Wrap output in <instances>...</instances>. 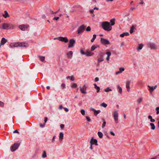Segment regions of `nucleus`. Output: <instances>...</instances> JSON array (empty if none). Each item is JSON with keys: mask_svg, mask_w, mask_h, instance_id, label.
I'll use <instances>...</instances> for the list:
<instances>
[{"mask_svg": "<svg viewBox=\"0 0 159 159\" xmlns=\"http://www.w3.org/2000/svg\"><path fill=\"white\" fill-rule=\"evenodd\" d=\"M102 27L105 30L107 31H111L112 29V27L110 25L109 22L107 21H104L102 22Z\"/></svg>", "mask_w": 159, "mask_h": 159, "instance_id": "f257e3e1", "label": "nucleus"}, {"mask_svg": "<svg viewBox=\"0 0 159 159\" xmlns=\"http://www.w3.org/2000/svg\"><path fill=\"white\" fill-rule=\"evenodd\" d=\"M14 27V25L12 24L4 23L2 24V28L3 30L13 29Z\"/></svg>", "mask_w": 159, "mask_h": 159, "instance_id": "f03ea898", "label": "nucleus"}, {"mask_svg": "<svg viewBox=\"0 0 159 159\" xmlns=\"http://www.w3.org/2000/svg\"><path fill=\"white\" fill-rule=\"evenodd\" d=\"M20 145V143H14L11 148V150L12 152H14L16 150Z\"/></svg>", "mask_w": 159, "mask_h": 159, "instance_id": "7ed1b4c3", "label": "nucleus"}, {"mask_svg": "<svg viewBox=\"0 0 159 159\" xmlns=\"http://www.w3.org/2000/svg\"><path fill=\"white\" fill-rule=\"evenodd\" d=\"M113 115L115 123L116 124L118 123V115L117 111H116L113 112Z\"/></svg>", "mask_w": 159, "mask_h": 159, "instance_id": "20e7f679", "label": "nucleus"}, {"mask_svg": "<svg viewBox=\"0 0 159 159\" xmlns=\"http://www.w3.org/2000/svg\"><path fill=\"white\" fill-rule=\"evenodd\" d=\"M29 27V25H22L19 26V28L22 31L26 30L28 29Z\"/></svg>", "mask_w": 159, "mask_h": 159, "instance_id": "39448f33", "label": "nucleus"}, {"mask_svg": "<svg viewBox=\"0 0 159 159\" xmlns=\"http://www.w3.org/2000/svg\"><path fill=\"white\" fill-rule=\"evenodd\" d=\"M100 41L101 43L104 45L108 44L110 43L109 42L107 39L102 38L101 39Z\"/></svg>", "mask_w": 159, "mask_h": 159, "instance_id": "423d86ee", "label": "nucleus"}, {"mask_svg": "<svg viewBox=\"0 0 159 159\" xmlns=\"http://www.w3.org/2000/svg\"><path fill=\"white\" fill-rule=\"evenodd\" d=\"M75 40L73 39H70L69 42V45L68 46L69 48H72L74 46V44H75Z\"/></svg>", "mask_w": 159, "mask_h": 159, "instance_id": "0eeeda50", "label": "nucleus"}, {"mask_svg": "<svg viewBox=\"0 0 159 159\" xmlns=\"http://www.w3.org/2000/svg\"><path fill=\"white\" fill-rule=\"evenodd\" d=\"M58 40L65 43H66L68 41V39L66 37H60L58 38Z\"/></svg>", "mask_w": 159, "mask_h": 159, "instance_id": "6e6552de", "label": "nucleus"}, {"mask_svg": "<svg viewBox=\"0 0 159 159\" xmlns=\"http://www.w3.org/2000/svg\"><path fill=\"white\" fill-rule=\"evenodd\" d=\"M84 26L83 25H81L78 28L77 30L78 33V34L82 33L84 30Z\"/></svg>", "mask_w": 159, "mask_h": 159, "instance_id": "1a4fd4ad", "label": "nucleus"}, {"mask_svg": "<svg viewBox=\"0 0 159 159\" xmlns=\"http://www.w3.org/2000/svg\"><path fill=\"white\" fill-rule=\"evenodd\" d=\"M80 90L81 93L83 94H86L87 93L86 90V87L85 85H84L82 88L81 87H80Z\"/></svg>", "mask_w": 159, "mask_h": 159, "instance_id": "9d476101", "label": "nucleus"}, {"mask_svg": "<svg viewBox=\"0 0 159 159\" xmlns=\"http://www.w3.org/2000/svg\"><path fill=\"white\" fill-rule=\"evenodd\" d=\"M148 47L150 48L151 49H156L157 47L153 43H149L148 44Z\"/></svg>", "mask_w": 159, "mask_h": 159, "instance_id": "9b49d317", "label": "nucleus"}, {"mask_svg": "<svg viewBox=\"0 0 159 159\" xmlns=\"http://www.w3.org/2000/svg\"><path fill=\"white\" fill-rule=\"evenodd\" d=\"M18 47H27L28 46L27 43L25 42H18Z\"/></svg>", "mask_w": 159, "mask_h": 159, "instance_id": "f8f14e48", "label": "nucleus"}, {"mask_svg": "<svg viewBox=\"0 0 159 159\" xmlns=\"http://www.w3.org/2000/svg\"><path fill=\"white\" fill-rule=\"evenodd\" d=\"M97 140L96 139H93V138H92L90 141V144L91 145L95 144L96 145H98L97 144Z\"/></svg>", "mask_w": 159, "mask_h": 159, "instance_id": "ddd939ff", "label": "nucleus"}, {"mask_svg": "<svg viewBox=\"0 0 159 159\" xmlns=\"http://www.w3.org/2000/svg\"><path fill=\"white\" fill-rule=\"evenodd\" d=\"M130 81L129 80H127L126 83V87L127 89V91L129 92L130 89Z\"/></svg>", "mask_w": 159, "mask_h": 159, "instance_id": "4468645a", "label": "nucleus"}, {"mask_svg": "<svg viewBox=\"0 0 159 159\" xmlns=\"http://www.w3.org/2000/svg\"><path fill=\"white\" fill-rule=\"evenodd\" d=\"M18 42L11 43L9 45V47L11 48L18 47Z\"/></svg>", "mask_w": 159, "mask_h": 159, "instance_id": "2eb2a0df", "label": "nucleus"}, {"mask_svg": "<svg viewBox=\"0 0 159 159\" xmlns=\"http://www.w3.org/2000/svg\"><path fill=\"white\" fill-rule=\"evenodd\" d=\"M99 48V46L97 44H94L92 45L91 47V50L92 51L94 50L96 48Z\"/></svg>", "mask_w": 159, "mask_h": 159, "instance_id": "dca6fc26", "label": "nucleus"}, {"mask_svg": "<svg viewBox=\"0 0 159 159\" xmlns=\"http://www.w3.org/2000/svg\"><path fill=\"white\" fill-rule=\"evenodd\" d=\"M67 56L68 58H71L73 56V52L72 51H70L67 54Z\"/></svg>", "mask_w": 159, "mask_h": 159, "instance_id": "f3484780", "label": "nucleus"}, {"mask_svg": "<svg viewBox=\"0 0 159 159\" xmlns=\"http://www.w3.org/2000/svg\"><path fill=\"white\" fill-rule=\"evenodd\" d=\"M104 60L103 57V56L101 55L98 57V63H99L101 61H103Z\"/></svg>", "mask_w": 159, "mask_h": 159, "instance_id": "a211bd4d", "label": "nucleus"}, {"mask_svg": "<svg viewBox=\"0 0 159 159\" xmlns=\"http://www.w3.org/2000/svg\"><path fill=\"white\" fill-rule=\"evenodd\" d=\"M106 54L107 55V57L106 58V60L107 61H109L110 59V57L111 55V53L110 52H107L106 53Z\"/></svg>", "mask_w": 159, "mask_h": 159, "instance_id": "6ab92c4d", "label": "nucleus"}, {"mask_svg": "<svg viewBox=\"0 0 159 159\" xmlns=\"http://www.w3.org/2000/svg\"><path fill=\"white\" fill-rule=\"evenodd\" d=\"M4 14H2V16L3 17H4L5 18H6L7 17H9V15L8 12L7 11H4Z\"/></svg>", "mask_w": 159, "mask_h": 159, "instance_id": "aec40b11", "label": "nucleus"}, {"mask_svg": "<svg viewBox=\"0 0 159 159\" xmlns=\"http://www.w3.org/2000/svg\"><path fill=\"white\" fill-rule=\"evenodd\" d=\"M64 134L63 132H61L59 134V139L60 141H62L63 139Z\"/></svg>", "mask_w": 159, "mask_h": 159, "instance_id": "412c9836", "label": "nucleus"}, {"mask_svg": "<svg viewBox=\"0 0 159 159\" xmlns=\"http://www.w3.org/2000/svg\"><path fill=\"white\" fill-rule=\"evenodd\" d=\"M94 88L97 89V93H98L100 90V88L96 84H93Z\"/></svg>", "mask_w": 159, "mask_h": 159, "instance_id": "4be33fe9", "label": "nucleus"}, {"mask_svg": "<svg viewBox=\"0 0 159 159\" xmlns=\"http://www.w3.org/2000/svg\"><path fill=\"white\" fill-rule=\"evenodd\" d=\"M129 34L128 32H125L124 33L122 34H120V37H123L125 36H129Z\"/></svg>", "mask_w": 159, "mask_h": 159, "instance_id": "5701e85b", "label": "nucleus"}, {"mask_svg": "<svg viewBox=\"0 0 159 159\" xmlns=\"http://www.w3.org/2000/svg\"><path fill=\"white\" fill-rule=\"evenodd\" d=\"M102 121L103 123L102 125V127L103 128L105 126L106 122L105 120L103 118L102 119Z\"/></svg>", "mask_w": 159, "mask_h": 159, "instance_id": "b1692460", "label": "nucleus"}, {"mask_svg": "<svg viewBox=\"0 0 159 159\" xmlns=\"http://www.w3.org/2000/svg\"><path fill=\"white\" fill-rule=\"evenodd\" d=\"M148 87L149 88L148 89L149 91H150L151 93H152L154 89L153 88V87L149 85L148 86Z\"/></svg>", "mask_w": 159, "mask_h": 159, "instance_id": "393cba45", "label": "nucleus"}, {"mask_svg": "<svg viewBox=\"0 0 159 159\" xmlns=\"http://www.w3.org/2000/svg\"><path fill=\"white\" fill-rule=\"evenodd\" d=\"M150 125L151 126V129L152 130H154L155 129V126L154 124L153 123H150Z\"/></svg>", "mask_w": 159, "mask_h": 159, "instance_id": "a878e982", "label": "nucleus"}, {"mask_svg": "<svg viewBox=\"0 0 159 159\" xmlns=\"http://www.w3.org/2000/svg\"><path fill=\"white\" fill-rule=\"evenodd\" d=\"M93 53H92L91 52H88L85 53V55L88 57L91 56L93 55Z\"/></svg>", "mask_w": 159, "mask_h": 159, "instance_id": "bb28decb", "label": "nucleus"}, {"mask_svg": "<svg viewBox=\"0 0 159 159\" xmlns=\"http://www.w3.org/2000/svg\"><path fill=\"white\" fill-rule=\"evenodd\" d=\"M143 46V45L142 44H139L138 47L137 48V49L138 51H139L142 49Z\"/></svg>", "mask_w": 159, "mask_h": 159, "instance_id": "cd10ccee", "label": "nucleus"}, {"mask_svg": "<svg viewBox=\"0 0 159 159\" xmlns=\"http://www.w3.org/2000/svg\"><path fill=\"white\" fill-rule=\"evenodd\" d=\"M148 118L150 120V121L151 122H153L155 121V120L152 118V117L151 115H149L148 116Z\"/></svg>", "mask_w": 159, "mask_h": 159, "instance_id": "c85d7f7f", "label": "nucleus"}, {"mask_svg": "<svg viewBox=\"0 0 159 159\" xmlns=\"http://www.w3.org/2000/svg\"><path fill=\"white\" fill-rule=\"evenodd\" d=\"M115 18H113L112 19H111V20H110V22L111 23V24H110V25L112 26V25H113L115 24Z\"/></svg>", "mask_w": 159, "mask_h": 159, "instance_id": "c756f323", "label": "nucleus"}, {"mask_svg": "<svg viewBox=\"0 0 159 159\" xmlns=\"http://www.w3.org/2000/svg\"><path fill=\"white\" fill-rule=\"evenodd\" d=\"M134 25H132V27L130 28V34L133 33L134 32Z\"/></svg>", "mask_w": 159, "mask_h": 159, "instance_id": "7c9ffc66", "label": "nucleus"}, {"mask_svg": "<svg viewBox=\"0 0 159 159\" xmlns=\"http://www.w3.org/2000/svg\"><path fill=\"white\" fill-rule=\"evenodd\" d=\"M98 137L100 138H101L102 137L103 134L101 132H100V131L98 132Z\"/></svg>", "mask_w": 159, "mask_h": 159, "instance_id": "2f4dec72", "label": "nucleus"}, {"mask_svg": "<svg viewBox=\"0 0 159 159\" xmlns=\"http://www.w3.org/2000/svg\"><path fill=\"white\" fill-rule=\"evenodd\" d=\"M47 157V154L46 153V152L45 151H43V154L42 155V157L43 158H44Z\"/></svg>", "mask_w": 159, "mask_h": 159, "instance_id": "473e14b6", "label": "nucleus"}, {"mask_svg": "<svg viewBox=\"0 0 159 159\" xmlns=\"http://www.w3.org/2000/svg\"><path fill=\"white\" fill-rule=\"evenodd\" d=\"M96 37V35L95 34H93V37L92 39L91 40V42L92 43H93Z\"/></svg>", "mask_w": 159, "mask_h": 159, "instance_id": "72a5a7b5", "label": "nucleus"}, {"mask_svg": "<svg viewBox=\"0 0 159 159\" xmlns=\"http://www.w3.org/2000/svg\"><path fill=\"white\" fill-rule=\"evenodd\" d=\"M104 91L106 92H108L110 91H111L112 89H110L109 87L107 88L106 89H105L104 90Z\"/></svg>", "mask_w": 159, "mask_h": 159, "instance_id": "f704fd0d", "label": "nucleus"}, {"mask_svg": "<svg viewBox=\"0 0 159 159\" xmlns=\"http://www.w3.org/2000/svg\"><path fill=\"white\" fill-rule=\"evenodd\" d=\"M77 87V84L76 83H73L71 86V88H76Z\"/></svg>", "mask_w": 159, "mask_h": 159, "instance_id": "c9c22d12", "label": "nucleus"}, {"mask_svg": "<svg viewBox=\"0 0 159 159\" xmlns=\"http://www.w3.org/2000/svg\"><path fill=\"white\" fill-rule=\"evenodd\" d=\"M117 88L119 89V92L120 93H121L122 92V88L119 85L117 86Z\"/></svg>", "mask_w": 159, "mask_h": 159, "instance_id": "e433bc0d", "label": "nucleus"}, {"mask_svg": "<svg viewBox=\"0 0 159 159\" xmlns=\"http://www.w3.org/2000/svg\"><path fill=\"white\" fill-rule=\"evenodd\" d=\"M100 106L104 107H106L107 106V104L104 102H103L101 104Z\"/></svg>", "mask_w": 159, "mask_h": 159, "instance_id": "4c0bfd02", "label": "nucleus"}, {"mask_svg": "<svg viewBox=\"0 0 159 159\" xmlns=\"http://www.w3.org/2000/svg\"><path fill=\"white\" fill-rule=\"evenodd\" d=\"M101 112V111L100 110H96L94 112L95 114L94 115L95 116H97L98 114L100 113Z\"/></svg>", "mask_w": 159, "mask_h": 159, "instance_id": "58836bf2", "label": "nucleus"}, {"mask_svg": "<svg viewBox=\"0 0 159 159\" xmlns=\"http://www.w3.org/2000/svg\"><path fill=\"white\" fill-rule=\"evenodd\" d=\"M39 57L40 60L42 61H43L45 59L44 57H42V56H40Z\"/></svg>", "mask_w": 159, "mask_h": 159, "instance_id": "ea45409f", "label": "nucleus"}, {"mask_svg": "<svg viewBox=\"0 0 159 159\" xmlns=\"http://www.w3.org/2000/svg\"><path fill=\"white\" fill-rule=\"evenodd\" d=\"M80 112L82 115H85V111L84 110L81 109L80 111Z\"/></svg>", "mask_w": 159, "mask_h": 159, "instance_id": "a19ab883", "label": "nucleus"}, {"mask_svg": "<svg viewBox=\"0 0 159 159\" xmlns=\"http://www.w3.org/2000/svg\"><path fill=\"white\" fill-rule=\"evenodd\" d=\"M143 98H139L137 100V102L139 103H140L142 101Z\"/></svg>", "mask_w": 159, "mask_h": 159, "instance_id": "79ce46f5", "label": "nucleus"}, {"mask_svg": "<svg viewBox=\"0 0 159 159\" xmlns=\"http://www.w3.org/2000/svg\"><path fill=\"white\" fill-rule=\"evenodd\" d=\"M85 118H86V120L90 122L91 121V119H90V118H89V116H86L85 117Z\"/></svg>", "mask_w": 159, "mask_h": 159, "instance_id": "37998d69", "label": "nucleus"}, {"mask_svg": "<svg viewBox=\"0 0 159 159\" xmlns=\"http://www.w3.org/2000/svg\"><path fill=\"white\" fill-rule=\"evenodd\" d=\"M125 70V69L123 67H120L119 68V71L121 72V73L122 71H123Z\"/></svg>", "mask_w": 159, "mask_h": 159, "instance_id": "c03bdc74", "label": "nucleus"}, {"mask_svg": "<svg viewBox=\"0 0 159 159\" xmlns=\"http://www.w3.org/2000/svg\"><path fill=\"white\" fill-rule=\"evenodd\" d=\"M61 87L62 89L66 88V84L65 83H63L61 85Z\"/></svg>", "mask_w": 159, "mask_h": 159, "instance_id": "a18cd8bd", "label": "nucleus"}, {"mask_svg": "<svg viewBox=\"0 0 159 159\" xmlns=\"http://www.w3.org/2000/svg\"><path fill=\"white\" fill-rule=\"evenodd\" d=\"M86 30L87 31H89L91 30V28L90 26H88L86 29Z\"/></svg>", "mask_w": 159, "mask_h": 159, "instance_id": "49530a36", "label": "nucleus"}, {"mask_svg": "<svg viewBox=\"0 0 159 159\" xmlns=\"http://www.w3.org/2000/svg\"><path fill=\"white\" fill-rule=\"evenodd\" d=\"M80 53L82 55H85V53L82 49L80 50Z\"/></svg>", "mask_w": 159, "mask_h": 159, "instance_id": "de8ad7c7", "label": "nucleus"}, {"mask_svg": "<svg viewBox=\"0 0 159 159\" xmlns=\"http://www.w3.org/2000/svg\"><path fill=\"white\" fill-rule=\"evenodd\" d=\"M45 125L44 123L43 124H40V126L41 128H43L45 126Z\"/></svg>", "mask_w": 159, "mask_h": 159, "instance_id": "09e8293b", "label": "nucleus"}, {"mask_svg": "<svg viewBox=\"0 0 159 159\" xmlns=\"http://www.w3.org/2000/svg\"><path fill=\"white\" fill-rule=\"evenodd\" d=\"M4 103L3 102L0 101V106L3 107L4 106Z\"/></svg>", "mask_w": 159, "mask_h": 159, "instance_id": "8fccbe9b", "label": "nucleus"}, {"mask_svg": "<svg viewBox=\"0 0 159 159\" xmlns=\"http://www.w3.org/2000/svg\"><path fill=\"white\" fill-rule=\"evenodd\" d=\"M56 136H54L53 137L52 139V142H53L55 141V139L56 138Z\"/></svg>", "mask_w": 159, "mask_h": 159, "instance_id": "3c124183", "label": "nucleus"}, {"mask_svg": "<svg viewBox=\"0 0 159 159\" xmlns=\"http://www.w3.org/2000/svg\"><path fill=\"white\" fill-rule=\"evenodd\" d=\"M70 80H72V81H74L75 80V79H74V77L73 76H70Z\"/></svg>", "mask_w": 159, "mask_h": 159, "instance_id": "603ef678", "label": "nucleus"}, {"mask_svg": "<svg viewBox=\"0 0 159 159\" xmlns=\"http://www.w3.org/2000/svg\"><path fill=\"white\" fill-rule=\"evenodd\" d=\"M64 127V125L63 124H61L60 125V127L61 129H63Z\"/></svg>", "mask_w": 159, "mask_h": 159, "instance_id": "864d4df0", "label": "nucleus"}, {"mask_svg": "<svg viewBox=\"0 0 159 159\" xmlns=\"http://www.w3.org/2000/svg\"><path fill=\"white\" fill-rule=\"evenodd\" d=\"M59 19V17H55L53 19L55 20H57Z\"/></svg>", "mask_w": 159, "mask_h": 159, "instance_id": "5fc2aeb1", "label": "nucleus"}, {"mask_svg": "<svg viewBox=\"0 0 159 159\" xmlns=\"http://www.w3.org/2000/svg\"><path fill=\"white\" fill-rule=\"evenodd\" d=\"M94 9H92L90 10V12L91 13H93L94 12Z\"/></svg>", "mask_w": 159, "mask_h": 159, "instance_id": "6e6d98bb", "label": "nucleus"}, {"mask_svg": "<svg viewBox=\"0 0 159 159\" xmlns=\"http://www.w3.org/2000/svg\"><path fill=\"white\" fill-rule=\"evenodd\" d=\"M47 119H48L46 117L45 118L44 120V124H45L47 121Z\"/></svg>", "mask_w": 159, "mask_h": 159, "instance_id": "4d7b16f0", "label": "nucleus"}, {"mask_svg": "<svg viewBox=\"0 0 159 159\" xmlns=\"http://www.w3.org/2000/svg\"><path fill=\"white\" fill-rule=\"evenodd\" d=\"M99 80V78L98 77H96L95 79V81L96 82H97Z\"/></svg>", "mask_w": 159, "mask_h": 159, "instance_id": "13d9d810", "label": "nucleus"}, {"mask_svg": "<svg viewBox=\"0 0 159 159\" xmlns=\"http://www.w3.org/2000/svg\"><path fill=\"white\" fill-rule=\"evenodd\" d=\"M64 109L65 111L66 112H68V111H69V110H68V109L67 108H66H66H64Z\"/></svg>", "mask_w": 159, "mask_h": 159, "instance_id": "bf43d9fd", "label": "nucleus"}, {"mask_svg": "<svg viewBox=\"0 0 159 159\" xmlns=\"http://www.w3.org/2000/svg\"><path fill=\"white\" fill-rule=\"evenodd\" d=\"M121 73V72L120 71H117L116 72V75H118L119 74H120Z\"/></svg>", "mask_w": 159, "mask_h": 159, "instance_id": "052dcab7", "label": "nucleus"}, {"mask_svg": "<svg viewBox=\"0 0 159 159\" xmlns=\"http://www.w3.org/2000/svg\"><path fill=\"white\" fill-rule=\"evenodd\" d=\"M17 130H14L13 132V133H17L19 134V132L18 131H17Z\"/></svg>", "mask_w": 159, "mask_h": 159, "instance_id": "680f3d73", "label": "nucleus"}, {"mask_svg": "<svg viewBox=\"0 0 159 159\" xmlns=\"http://www.w3.org/2000/svg\"><path fill=\"white\" fill-rule=\"evenodd\" d=\"M90 109L91 111H93L94 112H95V111H96L94 108H91Z\"/></svg>", "mask_w": 159, "mask_h": 159, "instance_id": "e2e57ef3", "label": "nucleus"}, {"mask_svg": "<svg viewBox=\"0 0 159 159\" xmlns=\"http://www.w3.org/2000/svg\"><path fill=\"white\" fill-rule=\"evenodd\" d=\"M63 108V107L62 105H61L59 107V109H62Z\"/></svg>", "mask_w": 159, "mask_h": 159, "instance_id": "0e129e2a", "label": "nucleus"}, {"mask_svg": "<svg viewBox=\"0 0 159 159\" xmlns=\"http://www.w3.org/2000/svg\"><path fill=\"white\" fill-rule=\"evenodd\" d=\"M110 134H111L112 135H113V136H114V135H115V134H114L113 132H111V131H110Z\"/></svg>", "mask_w": 159, "mask_h": 159, "instance_id": "69168bd1", "label": "nucleus"}, {"mask_svg": "<svg viewBox=\"0 0 159 159\" xmlns=\"http://www.w3.org/2000/svg\"><path fill=\"white\" fill-rule=\"evenodd\" d=\"M135 9V8L134 7H131L130 8V10L132 11H133Z\"/></svg>", "mask_w": 159, "mask_h": 159, "instance_id": "338daca9", "label": "nucleus"}, {"mask_svg": "<svg viewBox=\"0 0 159 159\" xmlns=\"http://www.w3.org/2000/svg\"><path fill=\"white\" fill-rule=\"evenodd\" d=\"M156 110L157 111H159V107H157L156 108Z\"/></svg>", "mask_w": 159, "mask_h": 159, "instance_id": "774afa93", "label": "nucleus"}]
</instances>
